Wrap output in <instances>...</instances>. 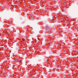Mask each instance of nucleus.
Listing matches in <instances>:
<instances>
[{"label":"nucleus","mask_w":78,"mask_h":78,"mask_svg":"<svg viewBox=\"0 0 78 78\" xmlns=\"http://www.w3.org/2000/svg\"><path fill=\"white\" fill-rule=\"evenodd\" d=\"M45 29L46 30H50V28L48 26H46L45 27Z\"/></svg>","instance_id":"obj_1"},{"label":"nucleus","mask_w":78,"mask_h":78,"mask_svg":"<svg viewBox=\"0 0 78 78\" xmlns=\"http://www.w3.org/2000/svg\"><path fill=\"white\" fill-rule=\"evenodd\" d=\"M14 60L15 61H17V58L16 57L15 58Z\"/></svg>","instance_id":"obj_2"},{"label":"nucleus","mask_w":78,"mask_h":78,"mask_svg":"<svg viewBox=\"0 0 78 78\" xmlns=\"http://www.w3.org/2000/svg\"><path fill=\"white\" fill-rule=\"evenodd\" d=\"M25 38H23L22 39V41H25Z\"/></svg>","instance_id":"obj_3"},{"label":"nucleus","mask_w":78,"mask_h":78,"mask_svg":"<svg viewBox=\"0 0 78 78\" xmlns=\"http://www.w3.org/2000/svg\"><path fill=\"white\" fill-rule=\"evenodd\" d=\"M22 62V61L21 60H19V62Z\"/></svg>","instance_id":"obj_4"}]
</instances>
